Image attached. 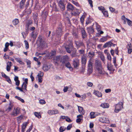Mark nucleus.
<instances>
[{
	"instance_id": "nucleus-43",
	"label": "nucleus",
	"mask_w": 132,
	"mask_h": 132,
	"mask_svg": "<svg viewBox=\"0 0 132 132\" xmlns=\"http://www.w3.org/2000/svg\"><path fill=\"white\" fill-rule=\"evenodd\" d=\"M87 85L89 87H91L93 85V84L90 82H88L87 83Z\"/></svg>"
},
{
	"instance_id": "nucleus-55",
	"label": "nucleus",
	"mask_w": 132,
	"mask_h": 132,
	"mask_svg": "<svg viewBox=\"0 0 132 132\" xmlns=\"http://www.w3.org/2000/svg\"><path fill=\"white\" fill-rule=\"evenodd\" d=\"M16 89H17L19 90H20V91L21 92H23V89H22V88H20L19 87H16Z\"/></svg>"
},
{
	"instance_id": "nucleus-52",
	"label": "nucleus",
	"mask_w": 132,
	"mask_h": 132,
	"mask_svg": "<svg viewBox=\"0 0 132 132\" xmlns=\"http://www.w3.org/2000/svg\"><path fill=\"white\" fill-rule=\"evenodd\" d=\"M33 74V73L31 72V74L30 76V77L31 79V81H34V77L32 76Z\"/></svg>"
},
{
	"instance_id": "nucleus-8",
	"label": "nucleus",
	"mask_w": 132,
	"mask_h": 132,
	"mask_svg": "<svg viewBox=\"0 0 132 132\" xmlns=\"http://www.w3.org/2000/svg\"><path fill=\"white\" fill-rule=\"evenodd\" d=\"M112 45H113L114 46H116L115 44H113L111 42H109L105 44L103 47L104 48H105L107 47H111L112 46Z\"/></svg>"
},
{
	"instance_id": "nucleus-7",
	"label": "nucleus",
	"mask_w": 132,
	"mask_h": 132,
	"mask_svg": "<svg viewBox=\"0 0 132 132\" xmlns=\"http://www.w3.org/2000/svg\"><path fill=\"white\" fill-rule=\"evenodd\" d=\"M44 75V73L43 72H40V73H39L37 77L38 78V82L40 83H41L42 81V77Z\"/></svg>"
},
{
	"instance_id": "nucleus-21",
	"label": "nucleus",
	"mask_w": 132,
	"mask_h": 132,
	"mask_svg": "<svg viewBox=\"0 0 132 132\" xmlns=\"http://www.w3.org/2000/svg\"><path fill=\"white\" fill-rule=\"evenodd\" d=\"M100 106L104 108H108L109 107V105L108 103H104L102 104Z\"/></svg>"
},
{
	"instance_id": "nucleus-59",
	"label": "nucleus",
	"mask_w": 132,
	"mask_h": 132,
	"mask_svg": "<svg viewBox=\"0 0 132 132\" xmlns=\"http://www.w3.org/2000/svg\"><path fill=\"white\" fill-rule=\"evenodd\" d=\"M105 92L106 93H108L111 91V90L110 89H106L105 90Z\"/></svg>"
},
{
	"instance_id": "nucleus-10",
	"label": "nucleus",
	"mask_w": 132,
	"mask_h": 132,
	"mask_svg": "<svg viewBox=\"0 0 132 132\" xmlns=\"http://www.w3.org/2000/svg\"><path fill=\"white\" fill-rule=\"evenodd\" d=\"M59 5L60 8L62 10H64L65 8V5L64 4L63 2L62 1H60L59 3Z\"/></svg>"
},
{
	"instance_id": "nucleus-26",
	"label": "nucleus",
	"mask_w": 132,
	"mask_h": 132,
	"mask_svg": "<svg viewBox=\"0 0 132 132\" xmlns=\"http://www.w3.org/2000/svg\"><path fill=\"white\" fill-rule=\"evenodd\" d=\"M26 0H22L20 3V7L22 8L23 7V6L26 2Z\"/></svg>"
},
{
	"instance_id": "nucleus-1",
	"label": "nucleus",
	"mask_w": 132,
	"mask_h": 132,
	"mask_svg": "<svg viewBox=\"0 0 132 132\" xmlns=\"http://www.w3.org/2000/svg\"><path fill=\"white\" fill-rule=\"evenodd\" d=\"M123 103L121 102H119L115 106L114 112L118 113L123 108Z\"/></svg>"
},
{
	"instance_id": "nucleus-47",
	"label": "nucleus",
	"mask_w": 132,
	"mask_h": 132,
	"mask_svg": "<svg viewBox=\"0 0 132 132\" xmlns=\"http://www.w3.org/2000/svg\"><path fill=\"white\" fill-rule=\"evenodd\" d=\"M88 1L89 3V4H90V6L91 7L93 6V2L92 0H88Z\"/></svg>"
},
{
	"instance_id": "nucleus-56",
	"label": "nucleus",
	"mask_w": 132,
	"mask_h": 132,
	"mask_svg": "<svg viewBox=\"0 0 132 132\" xmlns=\"http://www.w3.org/2000/svg\"><path fill=\"white\" fill-rule=\"evenodd\" d=\"M78 51L79 52V53L81 54H84V50H79Z\"/></svg>"
},
{
	"instance_id": "nucleus-41",
	"label": "nucleus",
	"mask_w": 132,
	"mask_h": 132,
	"mask_svg": "<svg viewBox=\"0 0 132 132\" xmlns=\"http://www.w3.org/2000/svg\"><path fill=\"white\" fill-rule=\"evenodd\" d=\"M31 37L33 38L34 39H35L37 37L36 35L34 34L33 32H32L31 34Z\"/></svg>"
},
{
	"instance_id": "nucleus-38",
	"label": "nucleus",
	"mask_w": 132,
	"mask_h": 132,
	"mask_svg": "<svg viewBox=\"0 0 132 132\" xmlns=\"http://www.w3.org/2000/svg\"><path fill=\"white\" fill-rule=\"evenodd\" d=\"M126 20L127 21V23L128 25L130 26L132 25V22L128 19L126 18Z\"/></svg>"
},
{
	"instance_id": "nucleus-18",
	"label": "nucleus",
	"mask_w": 132,
	"mask_h": 132,
	"mask_svg": "<svg viewBox=\"0 0 132 132\" xmlns=\"http://www.w3.org/2000/svg\"><path fill=\"white\" fill-rule=\"evenodd\" d=\"M65 64V66L68 68L71 71L73 70V69L70 63L69 62L66 63Z\"/></svg>"
},
{
	"instance_id": "nucleus-60",
	"label": "nucleus",
	"mask_w": 132,
	"mask_h": 132,
	"mask_svg": "<svg viewBox=\"0 0 132 132\" xmlns=\"http://www.w3.org/2000/svg\"><path fill=\"white\" fill-rule=\"evenodd\" d=\"M2 76L6 79H7L8 77L4 73H2Z\"/></svg>"
},
{
	"instance_id": "nucleus-46",
	"label": "nucleus",
	"mask_w": 132,
	"mask_h": 132,
	"mask_svg": "<svg viewBox=\"0 0 132 132\" xmlns=\"http://www.w3.org/2000/svg\"><path fill=\"white\" fill-rule=\"evenodd\" d=\"M60 57L58 56H56L54 58V61H59L60 60Z\"/></svg>"
},
{
	"instance_id": "nucleus-32",
	"label": "nucleus",
	"mask_w": 132,
	"mask_h": 132,
	"mask_svg": "<svg viewBox=\"0 0 132 132\" xmlns=\"http://www.w3.org/2000/svg\"><path fill=\"white\" fill-rule=\"evenodd\" d=\"M19 20L18 19H15L13 21V23L14 25H16L19 23Z\"/></svg>"
},
{
	"instance_id": "nucleus-63",
	"label": "nucleus",
	"mask_w": 132,
	"mask_h": 132,
	"mask_svg": "<svg viewBox=\"0 0 132 132\" xmlns=\"http://www.w3.org/2000/svg\"><path fill=\"white\" fill-rule=\"evenodd\" d=\"M11 67L9 66L8 65H7L6 70L7 71H10Z\"/></svg>"
},
{
	"instance_id": "nucleus-31",
	"label": "nucleus",
	"mask_w": 132,
	"mask_h": 132,
	"mask_svg": "<svg viewBox=\"0 0 132 132\" xmlns=\"http://www.w3.org/2000/svg\"><path fill=\"white\" fill-rule=\"evenodd\" d=\"M13 106L12 105L11 103H10L9 105V107L6 110V111L9 112V111L11 110L13 108Z\"/></svg>"
},
{
	"instance_id": "nucleus-6",
	"label": "nucleus",
	"mask_w": 132,
	"mask_h": 132,
	"mask_svg": "<svg viewBox=\"0 0 132 132\" xmlns=\"http://www.w3.org/2000/svg\"><path fill=\"white\" fill-rule=\"evenodd\" d=\"M48 113L50 115L56 114L59 113V111L56 110H49L48 112Z\"/></svg>"
},
{
	"instance_id": "nucleus-54",
	"label": "nucleus",
	"mask_w": 132,
	"mask_h": 132,
	"mask_svg": "<svg viewBox=\"0 0 132 132\" xmlns=\"http://www.w3.org/2000/svg\"><path fill=\"white\" fill-rule=\"evenodd\" d=\"M72 127V126L71 124H69V125L67 127V130H69Z\"/></svg>"
},
{
	"instance_id": "nucleus-33",
	"label": "nucleus",
	"mask_w": 132,
	"mask_h": 132,
	"mask_svg": "<svg viewBox=\"0 0 132 132\" xmlns=\"http://www.w3.org/2000/svg\"><path fill=\"white\" fill-rule=\"evenodd\" d=\"M100 57L101 60L102 61L104 64H105V59L103 55L102 54L100 55Z\"/></svg>"
},
{
	"instance_id": "nucleus-37",
	"label": "nucleus",
	"mask_w": 132,
	"mask_h": 132,
	"mask_svg": "<svg viewBox=\"0 0 132 132\" xmlns=\"http://www.w3.org/2000/svg\"><path fill=\"white\" fill-rule=\"evenodd\" d=\"M108 69L110 71H114V69H113V66L112 65H110L109 66L108 65Z\"/></svg>"
},
{
	"instance_id": "nucleus-4",
	"label": "nucleus",
	"mask_w": 132,
	"mask_h": 132,
	"mask_svg": "<svg viewBox=\"0 0 132 132\" xmlns=\"http://www.w3.org/2000/svg\"><path fill=\"white\" fill-rule=\"evenodd\" d=\"M19 109L18 108H17L16 109H14L12 112L11 114L12 117H15L19 113Z\"/></svg>"
},
{
	"instance_id": "nucleus-57",
	"label": "nucleus",
	"mask_w": 132,
	"mask_h": 132,
	"mask_svg": "<svg viewBox=\"0 0 132 132\" xmlns=\"http://www.w3.org/2000/svg\"><path fill=\"white\" fill-rule=\"evenodd\" d=\"M109 9L110 10V11H111L112 12H114L115 10V9L114 8L111 7H109Z\"/></svg>"
},
{
	"instance_id": "nucleus-44",
	"label": "nucleus",
	"mask_w": 132,
	"mask_h": 132,
	"mask_svg": "<svg viewBox=\"0 0 132 132\" xmlns=\"http://www.w3.org/2000/svg\"><path fill=\"white\" fill-rule=\"evenodd\" d=\"M103 14L104 15L105 17H107L108 16V13L106 11H104L103 12Z\"/></svg>"
},
{
	"instance_id": "nucleus-15",
	"label": "nucleus",
	"mask_w": 132,
	"mask_h": 132,
	"mask_svg": "<svg viewBox=\"0 0 132 132\" xmlns=\"http://www.w3.org/2000/svg\"><path fill=\"white\" fill-rule=\"evenodd\" d=\"M78 110L80 113L82 114H84L85 113V111L83 108L80 106H78Z\"/></svg>"
},
{
	"instance_id": "nucleus-36",
	"label": "nucleus",
	"mask_w": 132,
	"mask_h": 132,
	"mask_svg": "<svg viewBox=\"0 0 132 132\" xmlns=\"http://www.w3.org/2000/svg\"><path fill=\"white\" fill-rule=\"evenodd\" d=\"M15 97L18 100L20 101L22 103H24V100L23 99L21 98V97H18L17 96H15Z\"/></svg>"
},
{
	"instance_id": "nucleus-27",
	"label": "nucleus",
	"mask_w": 132,
	"mask_h": 132,
	"mask_svg": "<svg viewBox=\"0 0 132 132\" xmlns=\"http://www.w3.org/2000/svg\"><path fill=\"white\" fill-rule=\"evenodd\" d=\"M15 59L17 62H19L20 64L22 65L24 64V63L20 60V58H15Z\"/></svg>"
},
{
	"instance_id": "nucleus-22",
	"label": "nucleus",
	"mask_w": 132,
	"mask_h": 132,
	"mask_svg": "<svg viewBox=\"0 0 132 132\" xmlns=\"http://www.w3.org/2000/svg\"><path fill=\"white\" fill-rule=\"evenodd\" d=\"M87 30L89 34H91L93 33L94 30L92 27H89L87 28Z\"/></svg>"
},
{
	"instance_id": "nucleus-42",
	"label": "nucleus",
	"mask_w": 132,
	"mask_h": 132,
	"mask_svg": "<svg viewBox=\"0 0 132 132\" xmlns=\"http://www.w3.org/2000/svg\"><path fill=\"white\" fill-rule=\"evenodd\" d=\"M107 57L108 59L109 60H111V57L110 54L109 53L107 54Z\"/></svg>"
},
{
	"instance_id": "nucleus-23",
	"label": "nucleus",
	"mask_w": 132,
	"mask_h": 132,
	"mask_svg": "<svg viewBox=\"0 0 132 132\" xmlns=\"http://www.w3.org/2000/svg\"><path fill=\"white\" fill-rule=\"evenodd\" d=\"M57 34L59 36H61L62 35V29L61 28H58L56 31Z\"/></svg>"
},
{
	"instance_id": "nucleus-35",
	"label": "nucleus",
	"mask_w": 132,
	"mask_h": 132,
	"mask_svg": "<svg viewBox=\"0 0 132 132\" xmlns=\"http://www.w3.org/2000/svg\"><path fill=\"white\" fill-rule=\"evenodd\" d=\"M24 42L25 44L26 48V49H28L29 48V45L28 42L26 40H24Z\"/></svg>"
},
{
	"instance_id": "nucleus-17",
	"label": "nucleus",
	"mask_w": 132,
	"mask_h": 132,
	"mask_svg": "<svg viewBox=\"0 0 132 132\" xmlns=\"http://www.w3.org/2000/svg\"><path fill=\"white\" fill-rule=\"evenodd\" d=\"M94 94L98 97H101L102 96V94L101 92L98 91L94 90Z\"/></svg>"
},
{
	"instance_id": "nucleus-51",
	"label": "nucleus",
	"mask_w": 132,
	"mask_h": 132,
	"mask_svg": "<svg viewBox=\"0 0 132 132\" xmlns=\"http://www.w3.org/2000/svg\"><path fill=\"white\" fill-rule=\"evenodd\" d=\"M27 65L28 66V67L29 68L31 67V66H30V64H31V62L30 61H27Z\"/></svg>"
},
{
	"instance_id": "nucleus-62",
	"label": "nucleus",
	"mask_w": 132,
	"mask_h": 132,
	"mask_svg": "<svg viewBox=\"0 0 132 132\" xmlns=\"http://www.w3.org/2000/svg\"><path fill=\"white\" fill-rule=\"evenodd\" d=\"M85 67V65L82 64V71H84Z\"/></svg>"
},
{
	"instance_id": "nucleus-53",
	"label": "nucleus",
	"mask_w": 132,
	"mask_h": 132,
	"mask_svg": "<svg viewBox=\"0 0 132 132\" xmlns=\"http://www.w3.org/2000/svg\"><path fill=\"white\" fill-rule=\"evenodd\" d=\"M38 40L41 43L43 42V39L41 36L39 37L38 38Z\"/></svg>"
},
{
	"instance_id": "nucleus-19",
	"label": "nucleus",
	"mask_w": 132,
	"mask_h": 132,
	"mask_svg": "<svg viewBox=\"0 0 132 132\" xmlns=\"http://www.w3.org/2000/svg\"><path fill=\"white\" fill-rule=\"evenodd\" d=\"M82 64L86 65V56H83L81 58Z\"/></svg>"
},
{
	"instance_id": "nucleus-49",
	"label": "nucleus",
	"mask_w": 132,
	"mask_h": 132,
	"mask_svg": "<svg viewBox=\"0 0 132 132\" xmlns=\"http://www.w3.org/2000/svg\"><path fill=\"white\" fill-rule=\"evenodd\" d=\"M98 9L99 10H101L102 12L104 11V7L101 6V7H98Z\"/></svg>"
},
{
	"instance_id": "nucleus-29",
	"label": "nucleus",
	"mask_w": 132,
	"mask_h": 132,
	"mask_svg": "<svg viewBox=\"0 0 132 132\" xmlns=\"http://www.w3.org/2000/svg\"><path fill=\"white\" fill-rule=\"evenodd\" d=\"M90 118L91 119L94 118L96 116L94 112H91L90 113Z\"/></svg>"
},
{
	"instance_id": "nucleus-13",
	"label": "nucleus",
	"mask_w": 132,
	"mask_h": 132,
	"mask_svg": "<svg viewBox=\"0 0 132 132\" xmlns=\"http://www.w3.org/2000/svg\"><path fill=\"white\" fill-rule=\"evenodd\" d=\"M127 48L128 53L129 54H131L132 52V46L130 43L128 44Z\"/></svg>"
},
{
	"instance_id": "nucleus-2",
	"label": "nucleus",
	"mask_w": 132,
	"mask_h": 132,
	"mask_svg": "<svg viewBox=\"0 0 132 132\" xmlns=\"http://www.w3.org/2000/svg\"><path fill=\"white\" fill-rule=\"evenodd\" d=\"M95 65L97 69L101 68L102 65L101 61L98 60H96L95 61Z\"/></svg>"
},
{
	"instance_id": "nucleus-61",
	"label": "nucleus",
	"mask_w": 132,
	"mask_h": 132,
	"mask_svg": "<svg viewBox=\"0 0 132 132\" xmlns=\"http://www.w3.org/2000/svg\"><path fill=\"white\" fill-rule=\"evenodd\" d=\"M15 81V85L17 86H18L20 83V82L19 80H18L17 81Z\"/></svg>"
},
{
	"instance_id": "nucleus-40",
	"label": "nucleus",
	"mask_w": 132,
	"mask_h": 132,
	"mask_svg": "<svg viewBox=\"0 0 132 132\" xmlns=\"http://www.w3.org/2000/svg\"><path fill=\"white\" fill-rule=\"evenodd\" d=\"M85 17L84 15H82L80 18V21L82 24L83 23Z\"/></svg>"
},
{
	"instance_id": "nucleus-45",
	"label": "nucleus",
	"mask_w": 132,
	"mask_h": 132,
	"mask_svg": "<svg viewBox=\"0 0 132 132\" xmlns=\"http://www.w3.org/2000/svg\"><path fill=\"white\" fill-rule=\"evenodd\" d=\"M39 103L40 104H45L46 103V102L44 100H41L39 101Z\"/></svg>"
},
{
	"instance_id": "nucleus-34",
	"label": "nucleus",
	"mask_w": 132,
	"mask_h": 132,
	"mask_svg": "<svg viewBox=\"0 0 132 132\" xmlns=\"http://www.w3.org/2000/svg\"><path fill=\"white\" fill-rule=\"evenodd\" d=\"M35 116L38 118H41V116L40 113H38L37 112H35L34 113Z\"/></svg>"
},
{
	"instance_id": "nucleus-48",
	"label": "nucleus",
	"mask_w": 132,
	"mask_h": 132,
	"mask_svg": "<svg viewBox=\"0 0 132 132\" xmlns=\"http://www.w3.org/2000/svg\"><path fill=\"white\" fill-rule=\"evenodd\" d=\"M65 120L67 121L68 122H70L72 121L68 117H67L66 118Z\"/></svg>"
},
{
	"instance_id": "nucleus-50",
	"label": "nucleus",
	"mask_w": 132,
	"mask_h": 132,
	"mask_svg": "<svg viewBox=\"0 0 132 132\" xmlns=\"http://www.w3.org/2000/svg\"><path fill=\"white\" fill-rule=\"evenodd\" d=\"M65 130V129H64L63 127H61L60 129L59 130L60 132H63Z\"/></svg>"
},
{
	"instance_id": "nucleus-14",
	"label": "nucleus",
	"mask_w": 132,
	"mask_h": 132,
	"mask_svg": "<svg viewBox=\"0 0 132 132\" xmlns=\"http://www.w3.org/2000/svg\"><path fill=\"white\" fill-rule=\"evenodd\" d=\"M81 32L82 38L84 39L87 36V34L84 29L82 28L81 29Z\"/></svg>"
},
{
	"instance_id": "nucleus-5",
	"label": "nucleus",
	"mask_w": 132,
	"mask_h": 132,
	"mask_svg": "<svg viewBox=\"0 0 132 132\" xmlns=\"http://www.w3.org/2000/svg\"><path fill=\"white\" fill-rule=\"evenodd\" d=\"M69 59V58L68 56L65 55L62 57L61 61L62 63L65 64L68 61Z\"/></svg>"
},
{
	"instance_id": "nucleus-12",
	"label": "nucleus",
	"mask_w": 132,
	"mask_h": 132,
	"mask_svg": "<svg viewBox=\"0 0 132 132\" xmlns=\"http://www.w3.org/2000/svg\"><path fill=\"white\" fill-rule=\"evenodd\" d=\"M99 121H100L102 123H108L109 122V121L107 120L106 118L104 117L100 118L99 119Z\"/></svg>"
},
{
	"instance_id": "nucleus-24",
	"label": "nucleus",
	"mask_w": 132,
	"mask_h": 132,
	"mask_svg": "<svg viewBox=\"0 0 132 132\" xmlns=\"http://www.w3.org/2000/svg\"><path fill=\"white\" fill-rule=\"evenodd\" d=\"M50 69L49 66L46 65H44L43 66V69L44 71H46Z\"/></svg>"
},
{
	"instance_id": "nucleus-28",
	"label": "nucleus",
	"mask_w": 132,
	"mask_h": 132,
	"mask_svg": "<svg viewBox=\"0 0 132 132\" xmlns=\"http://www.w3.org/2000/svg\"><path fill=\"white\" fill-rule=\"evenodd\" d=\"M47 13L45 11L43 12L42 14V17L44 19H45L47 17Z\"/></svg>"
},
{
	"instance_id": "nucleus-64",
	"label": "nucleus",
	"mask_w": 132,
	"mask_h": 132,
	"mask_svg": "<svg viewBox=\"0 0 132 132\" xmlns=\"http://www.w3.org/2000/svg\"><path fill=\"white\" fill-rule=\"evenodd\" d=\"M81 119H82L80 118H78L76 119V121L77 123L79 122H81Z\"/></svg>"
},
{
	"instance_id": "nucleus-11",
	"label": "nucleus",
	"mask_w": 132,
	"mask_h": 132,
	"mask_svg": "<svg viewBox=\"0 0 132 132\" xmlns=\"http://www.w3.org/2000/svg\"><path fill=\"white\" fill-rule=\"evenodd\" d=\"M75 44L76 45V47L78 49L81 46L84 45V44L81 41H75Z\"/></svg>"
},
{
	"instance_id": "nucleus-20",
	"label": "nucleus",
	"mask_w": 132,
	"mask_h": 132,
	"mask_svg": "<svg viewBox=\"0 0 132 132\" xmlns=\"http://www.w3.org/2000/svg\"><path fill=\"white\" fill-rule=\"evenodd\" d=\"M97 70L98 71V72L100 74L103 75L105 73V71L102 68V67H101V68H100L99 69H97Z\"/></svg>"
},
{
	"instance_id": "nucleus-30",
	"label": "nucleus",
	"mask_w": 132,
	"mask_h": 132,
	"mask_svg": "<svg viewBox=\"0 0 132 132\" xmlns=\"http://www.w3.org/2000/svg\"><path fill=\"white\" fill-rule=\"evenodd\" d=\"M92 64L93 63L91 61V60H90L88 61V68H93Z\"/></svg>"
},
{
	"instance_id": "nucleus-3",
	"label": "nucleus",
	"mask_w": 132,
	"mask_h": 132,
	"mask_svg": "<svg viewBox=\"0 0 132 132\" xmlns=\"http://www.w3.org/2000/svg\"><path fill=\"white\" fill-rule=\"evenodd\" d=\"M73 62L74 68H77L78 67L79 65V59H74L73 60Z\"/></svg>"
},
{
	"instance_id": "nucleus-39",
	"label": "nucleus",
	"mask_w": 132,
	"mask_h": 132,
	"mask_svg": "<svg viewBox=\"0 0 132 132\" xmlns=\"http://www.w3.org/2000/svg\"><path fill=\"white\" fill-rule=\"evenodd\" d=\"M87 71L88 73L90 75L92 72L93 68H88Z\"/></svg>"
},
{
	"instance_id": "nucleus-9",
	"label": "nucleus",
	"mask_w": 132,
	"mask_h": 132,
	"mask_svg": "<svg viewBox=\"0 0 132 132\" xmlns=\"http://www.w3.org/2000/svg\"><path fill=\"white\" fill-rule=\"evenodd\" d=\"M67 8L68 11H72L74 9V8L73 5L70 3L68 4Z\"/></svg>"
},
{
	"instance_id": "nucleus-16",
	"label": "nucleus",
	"mask_w": 132,
	"mask_h": 132,
	"mask_svg": "<svg viewBox=\"0 0 132 132\" xmlns=\"http://www.w3.org/2000/svg\"><path fill=\"white\" fill-rule=\"evenodd\" d=\"M65 48L67 52L69 53H70L71 51L72 50V49L73 48V47L69 46H65Z\"/></svg>"
},
{
	"instance_id": "nucleus-58",
	"label": "nucleus",
	"mask_w": 132,
	"mask_h": 132,
	"mask_svg": "<svg viewBox=\"0 0 132 132\" xmlns=\"http://www.w3.org/2000/svg\"><path fill=\"white\" fill-rule=\"evenodd\" d=\"M68 87H64V88L63 89V90L64 92H67L68 90Z\"/></svg>"
},
{
	"instance_id": "nucleus-25",
	"label": "nucleus",
	"mask_w": 132,
	"mask_h": 132,
	"mask_svg": "<svg viewBox=\"0 0 132 132\" xmlns=\"http://www.w3.org/2000/svg\"><path fill=\"white\" fill-rule=\"evenodd\" d=\"M27 125V123H24L23 124V125L22 127V132H24Z\"/></svg>"
}]
</instances>
